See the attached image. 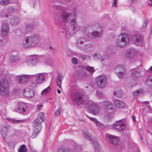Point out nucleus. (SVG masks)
I'll return each mask as SVG.
<instances>
[{
  "instance_id": "nucleus-27",
  "label": "nucleus",
  "mask_w": 152,
  "mask_h": 152,
  "mask_svg": "<svg viewBox=\"0 0 152 152\" xmlns=\"http://www.w3.org/2000/svg\"><path fill=\"white\" fill-rule=\"evenodd\" d=\"M33 28V26L29 24L26 25L25 27L22 30L24 34H27L31 31Z\"/></svg>"
},
{
  "instance_id": "nucleus-37",
  "label": "nucleus",
  "mask_w": 152,
  "mask_h": 152,
  "mask_svg": "<svg viewBox=\"0 0 152 152\" xmlns=\"http://www.w3.org/2000/svg\"><path fill=\"white\" fill-rule=\"evenodd\" d=\"M148 22L145 20H144L142 21V25L140 28V31L142 32L144 31L146 29Z\"/></svg>"
},
{
  "instance_id": "nucleus-49",
  "label": "nucleus",
  "mask_w": 152,
  "mask_h": 152,
  "mask_svg": "<svg viewBox=\"0 0 152 152\" xmlns=\"http://www.w3.org/2000/svg\"><path fill=\"white\" fill-rule=\"evenodd\" d=\"M51 89L50 87V86H48L47 88L45 89L41 93L42 94H45L48 93L49 91H50Z\"/></svg>"
},
{
  "instance_id": "nucleus-33",
  "label": "nucleus",
  "mask_w": 152,
  "mask_h": 152,
  "mask_svg": "<svg viewBox=\"0 0 152 152\" xmlns=\"http://www.w3.org/2000/svg\"><path fill=\"white\" fill-rule=\"evenodd\" d=\"M10 20L11 23L14 25L18 24L20 22L19 19L18 18H16L15 17H12Z\"/></svg>"
},
{
  "instance_id": "nucleus-58",
  "label": "nucleus",
  "mask_w": 152,
  "mask_h": 152,
  "mask_svg": "<svg viewBox=\"0 0 152 152\" xmlns=\"http://www.w3.org/2000/svg\"><path fill=\"white\" fill-rule=\"evenodd\" d=\"M96 94L99 97H101L103 96L102 93L99 91H97Z\"/></svg>"
},
{
  "instance_id": "nucleus-1",
  "label": "nucleus",
  "mask_w": 152,
  "mask_h": 152,
  "mask_svg": "<svg viewBox=\"0 0 152 152\" xmlns=\"http://www.w3.org/2000/svg\"><path fill=\"white\" fill-rule=\"evenodd\" d=\"M76 12L71 13L64 12L61 14L60 19L63 23L70 22L67 28L61 31L62 33L65 32L66 36L68 38L73 35L81 28L80 26L76 21Z\"/></svg>"
},
{
  "instance_id": "nucleus-38",
  "label": "nucleus",
  "mask_w": 152,
  "mask_h": 152,
  "mask_svg": "<svg viewBox=\"0 0 152 152\" xmlns=\"http://www.w3.org/2000/svg\"><path fill=\"white\" fill-rule=\"evenodd\" d=\"M145 104V110H147L148 112L152 113V108H151L150 105H149L148 102L146 101L144 102Z\"/></svg>"
},
{
  "instance_id": "nucleus-21",
  "label": "nucleus",
  "mask_w": 152,
  "mask_h": 152,
  "mask_svg": "<svg viewBox=\"0 0 152 152\" xmlns=\"http://www.w3.org/2000/svg\"><path fill=\"white\" fill-rule=\"evenodd\" d=\"M16 79L19 83L20 84L25 83L28 80L27 76L26 75H19L17 77Z\"/></svg>"
},
{
  "instance_id": "nucleus-30",
  "label": "nucleus",
  "mask_w": 152,
  "mask_h": 152,
  "mask_svg": "<svg viewBox=\"0 0 152 152\" xmlns=\"http://www.w3.org/2000/svg\"><path fill=\"white\" fill-rule=\"evenodd\" d=\"M86 71V70L84 69H81L78 73L79 77L82 78H84L87 77L88 74Z\"/></svg>"
},
{
  "instance_id": "nucleus-34",
  "label": "nucleus",
  "mask_w": 152,
  "mask_h": 152,
  "mask_svg": "<svg viewBox=\"0 0 152 152\" xmlns=\"http://www.w3.org/2000/svg\"><path fill=\"white\" fill-rule=\"evenodd\" d=\"M39 119L40 122H43L45 119V117L44 113L43 112H41L40 113L36 118Z\"/></svg>"
},
{
  "instance_id": "nucleus-40",
  "label": "nucleus",
  "mask_w": 152,
  "mask_h": 152,
  "mask_svg": "<svg viewBox=\"0 0 152 152\" xmlns=\"http://www.w3.org/2000/svg\"><path fill=\"white\" fill-rule=\"evenodd\" d=\"M40 130H38V129H34V132L32 135L31 137L34 138L37 137Z\"/></svg>"
},
{
  "instance_id": "nucleus-16",
  "label": "nucleus",
  "mask_w": 152,
  "mask_h": 152,
  "mask_svg": "<svg viewBox=\"0 0 152 152\" xmlns=\"http://www.w3.org/2000/svg\"><path fill=\"white\" fill-rule=\"evenodd\" d=\"M19 59L18 52L16 50L12 51L10 55V61L12 62H15L18 61Z\"/></svg>"
},
{
  "instance_id": "nucleus-60",
  "label": "nucleus",
  "mask_w": 152,
  "mask_h": 152,
  "mask_svg": "<svg viewBox=\"0 0 152 152\" xmlns=\"http://www.w3.org/2000/svg\"><path fill=\"white\" fill-rule=\"evenodd\" d=\"M91 120L93 121L94 122L96 123H96L98 122L99 121L95 118H89Z\"/></svg>"
},
{
  "instance_id": "nucleus-25",
  "label": "nucleus",
  "mask_w": 152,
  "mask_h": 152,
  "mask_svg": "<svg viewBox=\"0 0 152 152\" xmlns=\"http://www.w3.org/2000/svg\"><path fill=\"white\" fill-rule=\"evenodd\" d=\"M45 76L42 74L37 75L35 78V81L37 83H40L45 80Z\"/></svg>"
},
{
  "instance_id": "nucleus-41",
  "label": "nucleus",
  "mask_w": 152,
  "mask_h": 152,
  "mask_svg": "<svg viewBox=\"0 0 152 152\" xmlns=\"http://www.w3.org/2000/svg\"><path fill=\"white\" fill-rule=\"evenodd\" d=\"M18 152H26L27 151V149L24 145H22L20 147L19 149L18 150Z\"/></svg>"
},
{
  "instance_id": "nucleus-56",
  "label": "nucleus",
  "mask_w": 152,
  "mask_h": 152,
  "mask_svg": "<svg viewBox=\"0 0 152 152\" xmlns=\"http://www.w3.org/2000/svg\"><path fill=\"white\" fill-rule=\"evenodd\" d=\"M72 52L70 50H68L66 51V54L68 56H71L72 55Z\"/></svg>"
},
{
  "instance_id": "nucleus-45",
  "label": "nucleus",
  "mask_w": 152,
  "mask_h": 152,
  "mask_svg": "<svg viewBox=\"0 0 152 152\" xmlns=\"http://www.w3.org/2000/svg\"><path fill=\"white\" fill-rule=\"evenodd\" d=\"M78 90V88L77 86L75 84H74L71 85V90L73 94L74 92Z\"/></svg>"
},
{
  "instance_id": "nucleus-48",
  "label": "nucleus",
  "mask_w": 152,
  "mask_h": 152,
  "mask_svg": "<svg viewBox=\"0 0 152 152\" xmlns=\"http://www.w3.org/2000/svg\"><path fill=\"white\" fill-rule=\"evenodd\" d=\"M85 137L87 139L90 140L91 139V134L88 132H84Z\"/></svg>"
},
{
  "instance_id": "nucleus-43",
  "label": "nucleus",
  "mask_w": 152,
  "mask_h": 152,
  "mask_svg": "<svg viewBox=\"0 0 152 152\" xmlns=\"http://www.w3.org/2000/svg\"><path fill=\"white\" fill-rule=\"evenodd\" d=\"M142 89H140L132 93V94L134 96H138L140 94H142Z\"/></svg>"
},
{
  "instance_id": "nucleus-62",
  "label": "nucleus",
  "mask_w": 152,
  "mask_h": 152,
  "mask_svg": "<svg viewBox=\"0 0 152 152\" xmlns=\"http://www.w3.org/2000/svg\"><path fill=\"white\" fill-rule=\"evenodd\" d=\"M61 152H70L69 149L68 148H65Z\"/></svg>"
},
{
  "instance_id": "nucleus-3",
  "label": "nucleus",
  "mask_w": 152,
  "mask_h": 152,
  "mask_svg": "<svg viewBox=\"0 0 152 152\" xmlns=\"http://www.w3.org/2000/svg\"><path fill=\"white\" fill-rule=\"evenodd\" d=\"M130 38L126 34L122 33L118 36L115 41L117 46L123 48L126 47L129 43Z\"/></svg>"
},
{
  "instance_id": "nucleus-6",
  "label": "nucleus",
  "mask_w": 152,
  "mask_h": 152,
  "mask_svg": "<svg viewBox=\"0 0 152 152\" xmlns=\"http://www.w3.org/2000/svg\"><path fill=\"white\" fill-rule=\"evenodd\" d=\"M86 104L91 113L95 115L99 112V107L96 103L91 100H89L86 103Z\"/></svg>"
},
{
  "instance_id": "nucleus-57",
  "label": "nucleus",
  "mask_w": 152,
  "mask_h": 152,
  "mask_svg": "<svg viewBox=\"0 0 152 152\" xmlns=\"http://www.w3.org/2000/svg\"><path fill=\"white\" fill-rule=\"evenodd\" d=\"M97 126H99L101 129H104L105 127L104 125L102 124L101 123L99 122L96 123Z\"/></svg>"
},
{
  "instance_id": "nucleus-15",
  "label": "nucleus",
  "mask_w": 152,
  "mask_h": 152,
  "mask_svg": "<svg viewBox=\"0 0 152 152\" xmlns=\"http://www.w3.org/2000/svg\"><path fill=\"white\" fill-rule=\"evenodd\" d=\"M12 129L11 126L9 125L5 126L1 129H0V133L3 138L4 140L7 135V132Z\"/></svg>"
},
{
  "instance_id": "nucleus-61",
  "label": "nucleus",
  "mask_w": 152,
  "mask_h": 152,
  "mask_svg": "<svg viewBox=\"0 0 152 152\" xmlns=\"http://www.w3.org/2000/svg\"><path fill=\"white\" fill-rule=\"evenodd\" d=\"M57 1H59V2H62L63 1H64L66 2H69L71 1L72 0H56Z\"/></svg>"
},
{
  "instance_id": "nucleus-54",
  "label": "nucleus",
  "mask_w": 152,
  "mask_h": 152,
  "mask_svg": "<svg viewBox=\"0 0 152 152\" xmlns=\"http://www.w3.org/2000/svg\"><path fill=\"white\" fill-rule=\"evenodd\" d=\"M89 28V26H88L83 27L82 29L83 32L85 33L88 30Z\"/></svg>"
},
{
  "instance_id": "nucleus-11",
  "label": "nucleus",
  "mask_w": 152,
  "mask_h": 152,
  "mask_svg": "<svg viewBox=\"0 0 152 152\" xmlns=\"http://www.w3.org/2000/svg\"><path fill=\"white\" fill-rule=\"evenodd\" d=\"M27 109V105L23 102L18 103L17 105L16 108L15 109V111L23 115L28 113L26 110Z\"/></svg>"
},
{
  "instance_id": "nucleus-13",
  "label": "nucleus",
  "mask_w": 152,
  "mask_h": 152,
  "mask_svg": "<svg viewBox=\"0 0 152 152\" xmlns=\"http://www.w3.org/2000/svg\"><path fill=\"white\" fill-rule=\"evenodd\" d=\"M132 40L134 43L139 46L142 45L143 43L142 37L139 34H134L132 38Z\"/></svg>"
},
{
  "instance_id": "nucleus-24",
  "label": "nucleus",
  "mask_w": 152,
  "mask_h": 152,
  "mask_svg": "<svg viewBox=\"0 0 152 152\" xmlns=\"http://www.w3.org/2000/svg\"><path fill=\"white\" fill-rule=\"evenodd\" d=\"M64 78V77L61 74L58 75L56 79V82L57 86L61 89L62 81Z\"/></svg>"
},
{
  "instance_id": "nucleus-32",
  "label": "nucleus",
  "mask_w": 152,
  "mask_h": 152,
  "mask_svg": "<svg viewBox=\"0 0 152 152\" xmlns=\"http://www.w3.org/2000/svg\"><path fill=\"white\" fill-rule=\"evenodd\" d=\"M145 83L148 87L152 88V76H149L147 77Z\"/></svg>"
},
{
  "instance_id": "nucleus-52",
  "label": "nucleus",
  "mask_w": 152,
  "mask_h": 152,
  "mask_svg": "<svg viewBox=\"0 0 152 152\" xmlns=\"http://www.w3.org/2000/svg\"><path fill=\"white\" fill-rule=\"evenodd\" d=\"M7 11L9 13H10L14 12L15 10L13 7H10L8 8Z\"/></svg>"
},
{
  "instance_id": "nucleus-22",
  "label": "nucleus",
  "mask_w": 152,
  "mask_h": 152,
  "mask_svg": "<svg viewBox=\"0 0 152 152\" xmlns=\"http://www.w3.org/2000/svg\"><path fill=\"white\" fill-rule=\"evenodd\" d=\"M87 41V39L83 38H80L77 39L76 42V46L79 49H80L82 47L83 45L85 44Z\"/></svg>"
},
{
  "instance_id": "nucleus-35",
  "label": "nucleus",
  "mask_w": 152,
  "mask_h": 152,
  "mask_svg": "<svg viewBox=\"0 0 152 152\" xmlns=\"http://www.w3.org/2000/svg\"><path fill=\"white\" fill-rule=\"evenodd\" d=\"M6 120L10 122H13L14 123H19L23 122L24 120H18L12 119L9 118H6Z\"/></svg>"
},
{
  "instance_id": "nucleus-50",
  "label": "nucleus",
  "mask_w": 152,
  "mask_h": 152,
  "mask_svg": "<svg viewBox=\"0 0 152 152\" xmlns=\"http://www.w3.org/2000/svg\"><path fill=\"white\" fill-rule=\"evenodd\" d=\"M124 148V146L123 144H119L118 145L116 148L118 151H120L123 149Z\"/></svg>"
},
{
  "instance_id": "nucleus-31",
  "label": "nucleus",
  "mask_w": 152,
  "mask_h": 152,
  "mask_svg": "<svg viewBox=\"0 0 152 152\" xmlns=\"http://www.w3.org/2000/svg\"><path fill=\"white\" fill-rule=\"evenodd\" d=\"M132 75L134 78H138L141 77L142 74L140 71L134 70L132 72Z\"/></svg>"
},
{
  "instance_id": "nucleus-7",
  "label": "nucleus",
  "mask_w": 152,
  "mask_h": 152,
  "mask_svg": "<svg viewBox=\"0 0 152 152\" xmlns=\"http://www.w3.org/2000/svg\"><path fill=\"white\" fill-rule=\"evenodd\" d=\"M102 107L105 110H107L108 111H109L110 113V118H112V113L114 111V109L112 104L110 102L108 101H105L100 103Z\"/></svg>"
},
{
  "instance_id": "nucleus-10",
  "label": "nucleus",
  "mask_w": 152,
  "mask_h": 152,
  "mask_svg": "<svg viewBox=\"0 0 152 152\" xmlns=\"http://www.w3.org/2000/svg\"><path fill=\"white\" fill-rule=\"evenodd\" d=\"M107 81L106 77L104 75H100L97 78L96 84L99 88H104L107 85Z\"/></svg>"
},
{
  "instance_id": "nucleus-53",
  "label": "nucleus",
  "mask_w": 152,
  "mask_h": 152,
  "mask_svg": "<svg viewBox=\"0 0 152 152\" xmlns=\"http://www.w3.org/2000/svg\"><path fill=\"white\" fill-rule=\"evenodd\" d=\"M114 94L115 96H117L118 97H121L123 96V93H121V94H119V92H118V91L114 92Z\"/></svg>"
},
{
  "instance_id": "nucleus-20",
  "label": "nucleus",
  "mask_w": 152,
  "mask_h": 152,
  "mask_svg": "<svg viewBox=\"0 0 152 152\" xmlns=\"http://www.w3.org/2000/svg\"><path fill=\"white\" fill-rule=\"evenodd\" d=\"M9 32V27L8 24L6 23H4L2 25L1 29L2 35L4 36H7Z\"/></svg>"
},
{
  "instance_id": "nucleus-28",
  "label": "nucleus",
  "mask_w": 152,
  "mask_h": 152,
  "mask_svg": "<svg viewBox=\"0 0 152 152\" xmlns=\"http://www.w3.org/2000/svg\"><path fill=\"white\" fill-rule=\"evenodd\" d=\"M25 94L26 96L28 98H32L34 96V93L33 91L28 89L25 90Z\"/></svg>"
},
{
  "instance_id": "nucleus-5",
  "label": "nucleus",
  "mask_w": 152,
  "mask_h": 152,
  "mask_svg": "<svg viewBox=\"0 0 152 152\" xmlns=\"http://www.w3.org/2000/svg\"><path fill=\"white\" fill-rule=\"evenodd\" d=\"M8 82L4 79L0 81V93L3 96H8L9 94L10 91L8 87Z\"/></svg>"
},
{
  "instance_id": "nucleus-23",
  "label": "nucleus",
  "mask_w": 152,
  "mask_h": 152,
  "mask_svg": "<svg viewBox=\"0 0 152 152\" xmlns=\"http://www.w3.org/2000/svg\"><path fill=\"white\" fill-rule=\"evenodd\" d=\"M39 121V119H36L33 121V126L34 127V129L41 130V124L42 122H40Z\"/></svg>"
},
{
  "instance_id": "nucleus-39",
  "label": "nucleus",
  "mask_w": 152,
  "mask_h": 152,
  "mask_svg": "<svg viewBox=\"0 0 152 152\" xmlns=\"http://www.w3.org/2000/svg\"><path fill=\"white\" fill-rule=\"evenodd\" d=\"M94 148L96 151H98L101 149L100 146L99 145L98 142L96 140H94Z\"/></svg>"
},
{
  "instance_id": "nucleus-26",
  "label": "nucleus",
  "mask_w": 152,
  "mask_h": 152,
  "mask_svg": "<svg viewBox=\"0 0 152 152\" xmlns=\"http://www.w3.org/2000/svg\"><path fill=\"white\" fill-rule=\"evenodd\" d=\"M114 102L115 105L120 108H123L125 106V104L123 102L118 99L115 100Z\"/></svg>"
},
{
  "instance_id": "nucleus-29",
  "label": "nucleus",
  "mask_w": 152,
  "mask_h": 152,
  "mask_svg": "<svg viewBox=\"0 0 152 152\" xmlns=\"http://www.w3.org/2000/svg\"><path fill=\"white\" fill-rule=\"evenodd\" d=\"M115 72L116 73L125 70V68L124 65L122 64L118 65L115 69Z\"/></svg>"
},
{
  "instance_id": "nucleus-51",
  "label": "nucleus",
  "mask_w": 152,
  "mask_h": 152,
  "mask_svg": "<svg viewBox=\"0 0 152 152\" xmlns=\"http://www.w3.org/2000/svg\"><path fill=\"white\" fill-rule=\"evenodd\" d=\"M61 108L60 106L57 108L55 113L56 116H58L60 115L61 112Z\"/></svg>"
},
{
  "instance_id": "nucleus-2",
  "label": "nucleus",
  "mask_w": 152,
  "mask_h": 152,
  "mask_svg": "<svg viewBox=\"0 0 152 152\" xmlns=\"http://www.w3.org/2000/svg\"><path fill=\"white\" fill-rule=\"evenodd\" d=\"M39 40L38 36L35 34H32L25 37L22 44V46L25 48L34 47L38 45Z\"/></svg>"
},
{
  "instance_id": "nucleus-4",
  "label": "nucleus",
  "mask_w": 152,
  "mask_h": 152,
  "mask_svg": "<svg viewBox=\"0 0 152 152\" xmlns=\"http://www.w3.org/2000/svg\"><path fill=\"white\" fill-rule=\"evenodd\" d=\"M72 99L78 105H79L86 102L87 96L85 93L78 92L72 94Z\"/></svg>"
},
{
  "instance_id": "nucleus-44",
  "label": "nucleus",
  "mask_w": 152,
  "mask_h": 152,
  "mask_svg": "<svg viewBox=\"0 0 152 152\" xmlns=\"http://www.w3.org/2000/svg\"><path fill=\"white\" fill-rule=\"evenodd\" d=\"M54 8L56 9L59 10L61 11H66L67 10L66 7L62 6L61 5L55 6Z\"/></svg>"
},
{
  "instance_id": "nucleus-19",
  "label": "nucleus",
  "mask_w": 152,
  "mask_h": 152,
  "mask_svg": "<svg viewBox=\"0 0 152 152\" xmlns=\"http://www.w3.org/2000/svg\"><path fill=\"white\" fill-rule=\"evenodd\" d=\"M93 48V45L91 44L85 43L80 50L85 52L87 53L91 51Z\"/></svg>"
},
{
  "instance_id": "nucleus-46",
  "label": "nucleus",
  "mask_w": 152,
  "mask_h": 152,
  "mask_svg": "<svg viewBox=\"0 0 152 152\" xmlns=\"http://www.w3.org/2000/svg\"><path fill=\"white\" fill-rule=\"evenodd\" d=\"M86 69L91 74H93L95 71L93 67L88 66H87Z\"/></svg>"
},
{
  "instance_id": "nucleus-9",
  "label": "nucleus",
  "mask_w": 152,
  "mask_h": 152,
  "mask_svg": "<svg viewBox=\"0 0 152 152\" xmlns=\"http://www.w3.org/2000/svg\"><path fill=\"white\" fill-rule=\"evenodd\" d=\"M107 141L110 144L115 145L118 144L119 141V137L117 136L107 134H105Z\"/></svg>"
},
{
  "instance_id": "nucleus-55",
  "label": "nucleus",
  "mask_w": 152,
  "mask_h": 152,
  "mask_svg": "<svg viewBox=\"0 0 152 152\" xmlns=\"http://www.w3.org/2000/svg\"><path fill=\"white\" fill-rule=\"evenodd\" d=\"M72 62L74 64H76L77 63V59L75 57H73L72 59Z\"/></svg>"
},
{
  "instance_id": "nucleus-14",
  "label": "nucleus",
  "mask_w": 152,
  "mask_h": 152,
  "mask_svg": "<svg viewBox=\"0 0 152 152\" xmlns=\"http://www.w3.org/2000/svg\"><path fill=\"white\" fill-rule=\"evenodd\" d=\"M92 57L95 60H100L102 63L104 61L108 59L109 56L108 55H104L102 56L99 53H96L92 55Z\"/></svg>"
},
{
  "instance_id": "nucleus-17",
  "label": "nucleus",
  "mask_w": 152,
  "mask_h": 152,
  "mask_svg": "<svg viewBox=\"0 0 152 152\" xmlns=\"http://www.w3.org/2000/svg\"><path fill=\"white\" fill-rule=\"evenodd\" d=\"M136 51L134 48H128L126 51V56L127 58H131L136 54Z\"/></svg>"
},
{
  "instance_id": "nucleus-64",
  "label": "nucleus",
  "mask_w": 152,
  "mask_h": 152,
  "mask_svg": "<svg viewBox=\"0 0 152 152\" xmlns=\"http://www.w3.org/2000/svg\"><path fill=\"white\" fill-rule=\"evenodd\" d=\"M29 146L30 147L31 152H36L34 149L32 147H31L30 145H29Z\"/></svg>"
},
{
  "instance_id": "nucleus-63",
  "label": "nucleus",
  "mask_w": 152,
  "mask_h": 152,
  "mask_svg": "<svg viewBox=\"0 0 152 152\" xmlns=\"http://www.w3.org/2000/svg\"><path fill=\"white\" fill-rule=\"evenodd\" d=\"M2 37L0 36V46L3 45V41L2 40Z\"/></svg>"
},
{
  "instance_id": "nucleus-12",
  "label": "nucleus",
  "mask_w": 152,
  "mask_h": 152,
  "mask_svg": "<svg viewBox=\"0 0 152 152\" xmlns=\"http://www.w3.org/2000/svg\"><path fill=\"white\" fill-rule=\"evenodd\" d=\"M38 61L39 58L37 56L34 55L30 56L26 61L27 64L30 66H35Z\"/></svg>"
},
{
  "instance_id": "nucleus-8",
  "label": "nucleus",
  "mask_w": 152,
  "mask_h": 152,
  "mask_svg": "<svg viewBox=\"0 0 152 152\" xmlns=\"http://www.w3.org/2000/svg\"><path fill=\"white\" fill-rule=\"evenodd\" d=\"M114 129L116 131L122 132L124 131L125 129V122L124 120L121 119L116 121L113 124Z\"/></svg>"
},
{
  "instance_id": "nucleus-36",
  "label": "nucleus",
  "mask_w": 152,
  "mask_h": 152,
  "mask_svg": "<svg viewBox=\"0 0 152 152\" xmlns=\"http://www.w3.org/2000/svg\"><path fill=\"white\" fill-rule=\"evenodd\" d=\"M77 56L79 58L83 60L88 58H89L91 57L90 56L88 55L80 53H77Z\"/></svg>"
},
{
  "instance_id": "nucleus-59",
  "label": "nucleus",
  "mask_w": 152,
  "mask_h": 152,
  "mask_svg": "<svg viewBox=\"0 0 152 152\" xmlns=\"http://www.w3.org/2000/svg\"><path fill=\"white\" fill-rule=\"evenodd\" d=\"M117 5V0H113L112 6L115 7H116Z\"/></svg>"
},
{
  "instance_id": "nucleus-18",
  "label": "nucleus",
  "mask_w": 152,
  "mask_h": 152,
  "mask_svg": "<svg viewBox=\"0 0 152 152\" xmlns=\"http://www.w3.org/2000/svg\"><path fill=\"white\" fill-rule=\"evenodd\" d=\"M103 31L101 30L99 32L98 31H94L91 33H89L87 35V37L91 39H96L102 36Z\"/></svg>"
},
{
  "instance_id": "nucleus-42",
  "label": "nucleus",
  "mask_w": 152,
  "mask_h": 152,
  "mask_svg": "<svg viewBox=\"0 0 152 152\" xmlns=\"http://www.w3.org/2000/svg\"><path fill=\"white\" fill-rule=\"evenodd\" d=\"M126 74V71H124L122 72H119L117 73L118 77L120 79L122 78Z\"/></svg>"
},
{
  "instance_id": "nucleus-47",
  "label": "nucleus",
  "mask_w": 152,
  "mask_h": 152,
  "mask_svg": "<svg viewBox=\"0 0 152 152\" xmlns=\"http://www.w3.org/2000/svg\"><path fill=\"white\" fill-rule=\"evenodd\" d=\"M10 1L9 0H1L0 4L3 5H6L10 4Z\"/></svg>"
}]
</instances>
